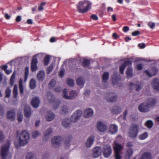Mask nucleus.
<instances>
[{"label": "nucleus", "mask_w": 159, "mask_h": 159, "mask_svg": "<svg viewBox=\"0 0 159 159\" xmlns=\"http://www.w3.org/2000/svg\"><path fill=\"white\" fill-rule=\"evenodd\" d=\"M91 3L87 0L80 1L76 4L77 10L81 13H86L91 9Z\"/></svg>", "instance_id": "f257e3e1"}, {"label": "nucleus", "mask_w": 159, "mask_h": 159, "mask_svg": "<svg viewBox=\"0 0 159 159\" xmlns=\"http://www.w3.org/2000/svg\"><path fill=\"white\" fill-rule=\"evenodd\" d=\"M29 138V135L26 130H23L20 134L19 140V142L17 143L15 142V144L16 148H18L21 146L25 145L28 143Z\"/></svg>", "instance_id": "f03ea898"}, {"label": "nucleus", "mask_w": 159, "mask_h": 159, "mask_svg": "<svg viewBox=\"0 0 159 159\" xmlns=\"http://www.w3.org/2000/svg\"><path fill=\"white\" fill-rule=\"evenodd\" d=\"M10 143L9 141H8L7 144H4L2 146L1 155L2 159H10L11 157V155L8 154V152L10 147Z\"/></svg>", "instance_id": "7ed1b4c3"}, {"label": "nucleus", "mask_w": 159, "mask_h": 159, "mask_svg": "<svg viewBox=\"0 0 159 159\" xmlns=\"http://www.w3.org/2000/svg\"><path fill=\"white\" fill-rule=\"evenodd\" d=\"M113 148L115 154V159H121L120 152L123 148V146L121 144L115 142Z\"/></svg>", "instance_id": "20e7f679"}, {"label": "nucleus", "mask_w": 159, "mask_h": 159, "mask_svg": "<svg viewBox=\"0 0 159 159\" xmlns=\"http://www.w3.org/2000/svg\"><path fill=\"white\" fill-rule=\"evenodd\" d=\"M138 128L137 125L132 124L130 127L128 134L129 137L132 138H135L138 134Z\"/></svg>", "instance_id": "39448f33"}, {"label": "nucleus", "mask_w": 159, "mask_h": 159, "mask_svg": "<svg viewBox=\"0 0 159 159\" xmlns=\"http://www.w3.org/2000/svg\"><path fill=\"white\" fill-rule=\"evenodd\" d=\"M67 89H64L63 90V98L66 99H71L75 98L77 95V93L75 91L71 90L69 92V96L67 95Z\"/></svg>", "instance_id": "423d86ee"}, {"label": "nucleus", "mask_w": 159, "mask_h": 159, "mask_svg": "<svg viewBox=\"0 0 159 159\" xmlns=\"http://www.w3.org/2000/svg\"><path fill=\"white\" fill-rule=\"evenodd\" d=\"M102 152L104 157L108 158L110 157L112 153L111 146L109 144L104 145L103 148Z\"/></svg>", "instance_id": "0eeeda50"}, {"label": "nucleus", "mask_w": 159, "mask_h": 159, "mask_svg": "<svg viewBox=\"0 0 159 159\" xmlns=\"http://www.w3.org/2000/svg\"><path fill=\"white\" fill-rule=\"evenodd\" d=\"M82 114V111L81 110H76L71 116V121L72 122H75L80 118Z\"/></svg>", "instance_id": "6e6552de"}, {"label": "nucleus", "mask_w": 159, "mask_h": 159, "mask_svg": "<svg viewBox=\"0 0 159 159\" xmlns=\"http://www.w3.org/2000/svg\"><path fill=\"white\" fill-rule=\"evenodd\" d=\"M62 137L60 136H54L52 139V143L54 147H58L62 141Z\"/></svg>", "instance_id": "1a4fd4ad"}, {"label": "nucleus", "mask_w": 159, "mask_h": 159, "mask_svg": "<svg viewBox=\"0 0 159 159\" xmlns=\"http://www.w3.org/2000/svg\"><path fill=\"white\" fill-rule=\"evenodd\" d=\"M105 98L107 100V102H115L117 100V97L115 93H110L107 94V96L105 97Z\"/></svg>", "instance_id": "9d476101"}, {"label": "nucleus", "mask_w": 159, "mask_h": 159, "mask_svg": "<svg viewBox=\"0 0 159 159\" xmlns=\"http://www.w3.org/2000/svg\"><path fill=\"white\" fill-rule=\"evenodd\" d=\"M149 105L146 103L141 104L139 107V111L142 112H147L149 110Z\"/></svg>", "instance_id": "9b49d317"}, {"label": "nucleus", "mask_w": 159, "mask_h": 159, "mask_svg": "<svg viewBox=\"0 0 159 159\" xmlns=\"http://www.w3.org/2000/svg\"><path fill=\"white\" fill-rule=\"evenodd\" d=\"M129 89H130L133 86L135 88L136 91H139L143 87V85L141 83H139V82H136L135 84L133 83H130L129 84Z\"/></svg>", "instance_id": "f8f14e48"}, {"label": "nucleus", "mask_w": 159, "mask_h": 159, "mask_svg": "<svg viewBox=\"0 0 159 159\" xmlns=\"http://www.w3.org/2000/svg\"><path fill=\"white\" fill-rule=\"evenodd\" d=\"M158 71V69L156 67H153L151 71V73L147 70H145L144 72L149 77H151L155 75Z\"/></svg>", "instance_id": "ddd939ff"}, {"label": "nucleus", "mask_w": 159, "mask_h": 159, "mask_svg": "<svg viewBox=\"0 0 159 159\" xmlns=\"http://www.w3.org/2000/svg\"><path fill=\"white\" fill-rule=\"evenodd\" d=\"M38 61L36 57L32 58L31 63V70L32 72H34L37 70V64Z\"/></svg>", "instance_id": "4468645a"}, {"label": "nucleus", "mask_w": 159, "mask_h": 159, "mask_svg": "<svg viewBox=\"0 0 159 159\" xmlns=\"http://www.w3.org/2000/svg\"><path fill=\"white\" fill-rule=\"evenodd\" d=\"M15 112L14 109L10 110L7 112V117L8 119L13 121L15 119Z\"/></svg>", "instance_id": "2eb2a0df"}, {"label": "nucleus", "mask_w": 159, "mask_h": 159, "mask_svg": "<svg viewBox=\"0 0 159 159\" xmlns=\"http://www.w3.org/2000/svg\"><path fill=\"white\" fill-rule=\"evenodd\" d=\"M101 155L100 148L99 147H95L93 150V156L94 158L98 157Z\"/></svg>", "instance_id": "dca6fc26"}, {"label": "nucleus", "mask_w": 159, "mask_h": 159, "mask_svg": "<svg viewBox=\"0 0 159 159\" xmlns=\"http://www.w3.org/2000/svg\"><path fill=\"white\" fill-rule=\"evenodd\" d=\"M97 128L99 131L104 132L106 130L107 127L102 122L99 121L97 124Z\"/></svg>", "instance_id": "f3484780"}, {"label": "nucleus", "mask_w": 159, "mask_h": 159, "mask_svg": "<svg viewBox=\"0 0 159 159\" xmlns=\"http://www.w3.org/2000/svg\"><path fill=\"white\" fill-rule=\"evenodd\" d=\"M151 84L154 89L156 90H159V79L158 78H154Z\"/></svg>", "instance_id": "a211bd4d"}, {"label": "nucleus", "mask_w": 159, "mask_h": 159, "mask_svg": "<svg viewBox=\"0 0 159 159\" xmlns=\"http://www.w3.org/2000/svg\"><path fill=\"white\" fill-rule=\"evenodd\" d=\"M93 110L90 108L86 110L84 112V116L85 118H90L93 115Z\"/></svg>", "instance_id": "6ab92c4d"}, {"label": "nucleus", "mask_w": 159, "mask_h": 159, "mask_svg": "<svg viewBox=\"0 0 159 159\" xmlns=\"http://www.w3.org/2000/svg\"><path fill=\"white\" fill-rule=\"evenodd\" d=\"M94 140V137L93 136H91L89 137L85 143L86 147H90L93 144Z\"/></svg>", "instance_id": "aec40b11"}, {"label": "nucleus", "mask_w": 159, "mask_h": 159, "mask_svg": "<svg viewBox=\"0 0 159 159\" xmlns=\"http://www.w3.org/2000/svg\"><path fill=\"white\" fill-rule=\"evenodd\" d=\"M54 114L52 111H48L47 112L46 118L47 121H51L54 119Z\"/></svg>", "instance_id": "412c9836"}, {"label": "nucleus", "mask_w": 159, "mask_h": 159, "mask_svg": "<svg viewBox=\"0 0 159 159\" xmlns=\"http://www.w3.org/2000/svg\"><path fill=\"white\" fill-rule=\"evenodd\" d=\"M24 116L26 117H30L31 115V109L28 106H26L24 108Z\"/></svg>", "instance_id": "4be33fe9"}, {"label": "nucleus", "mask_w": 159, "mask_h": 159, "mask_svg": "<svg viewBox=\"0 0 159 159\" xmlns=\"http://www.w3.org/2000/svg\"><path fill=\"white\" fill-rule=\"evenodd\" d=\"M39 101L37 97H35L32 100L31 104L34 108H37L38 107L39 103Z\"/></svg>", "instance_id": "5701e85b"}, {"label": "nucleus", "mask_w": 159, "mask_h": 159, "mask_svg": "<svg viewBox=\"0 0 159 159\" xmlns=\"http://www.w3.org/2000/svg\"><path fill=\"white\" fill-rule=\"evenodd\" d=\"M37 77L39 81H43L45 77V73L42 70H40L37 74Z\"/></svg>", "instance_id": "b1692460"}, {"label": "nucleus", "mask_w": 159, "mask_h": 159, "mask_svg": "<svg viewBox=\"0 0 159 159\" xmlns=\"http://www.w3.org/2000/svg\"><path fill=\"white\" fill-rule=\"evenodd\" d=\"M117 74L115 73L113 74V75L112 77V82L113 84L115 85L117 84L120 78H119Z\"/></svg>", "instance_id": "393cba45"}, {"label": "nucleus", "mask_w": 159, "mask_h": 159, "mask_svg": "<svg viewBox=\"0 0 159 159\" xmlns=\"http://www.w3.org/2000/svg\"><path fill=\"white\" fill-rule=\"evenodd\" d=\"M121 108L118 106H115L111 110V111L113 114H119L121 111Z\"/></svg>", "instance_id": "a878e982"}, {"label": "nucleus", "mask_w": 159, "mask_h": 159, "mask_svg": "<svg viewBox=\"0 0 159 159\" xmlns=\"http://www.w3.org/2000/svg\"><path fill=\"white\" fill-rule=\"evenodd\" d=\"M109 76V73L108 72H106L104 73L102 76V81L103 82L106 84H108L107 83Z\"/></svg>", "instance_id": "bb28decb"}, {"label": "nucleus", "mask_w": 159, "mask_h": 159, "mask_svg": "<svg viewBox=\"0 0 159 159\" xmlns=\"http://www.w3.org/2000/svg\"><path fill=\"white\" fill-rule=\"evenodd\" d=\"M48 99L50 102H53L55 101V98L53 97V95L52 93L50 92H48L47 94Z\"/></svg>", "instance_id": "cd10ccee"}, {"label": "nucleus", "mask_w": 159, "mask_h": 159, "mask_svg": "<svg viewBox=\"0 0 159 159\" xmlns=\"http://www.w3.org/2000/svg\"><path fill=\"white\" fill-rule=\"evenodd\" d=\"M126 74L128 78H130L133 76V69L132 68L128 67L127 68Z\"/></svg>", "instance_id": "c85d7f7f"}, {"label": "nucleus", "mask_w": 159, "mask_h": 159, "mask_svg": "<svg viewBox=\"0 0 159 159\" xmlns=\"http://www.w3.org/2000/svg\"><path fill=\"white\" fill-rule=\"evenodd\" d=\"M118 130L117 126L115 125H111L110 126V131L112 134H116Z\"/></svg>", "instance_id": "c756f323"}, {"label": "nucleus", "mask_w": 159, "mask_h": 159, "mask_svg": "<svg viewBox=\"0 0 159 159\" xmlns=\"http://www.w3.org/2000/svg\"><path fill=\"white\" fill-rule=\"evenodd\" d=\"M76 82L78 85L82 86L83 87L84 84L83 78L81 77H80L78 78L76 80Z\"/></svg>", "instance_id": "7c9ffc66"}, {"label": "nucleus", "mask_w": 159, "mask_h": 159, "mask_svg": "<svg viewBox=\"0 0 159 159\" xmlns=\"http://www.w3.org/2000/svg\"><path fill=\"white\" fill-rule=\"evenodd\" d=\"M52 130L51 128H49L47 129L44 133V140H47L49 138L48 136L51 133Z\"/></svg>", "instance_id": "2f4dec72"}, {"label": "nucleus", "mask_w": 159, "mask_h": 159, "mask_svg": "<svg viewBox=\"0 0 159 159\" xmlns=\"http://www.w3.org/2000/svg\"><path fill=\"white\" fill-rule=\"evenodd\" d=\"M62 125L65 128H67L70 127V123L68 119L63 120L62 122Z\"/></svg>", "instance_id": "473e14b6"}, {"label": "nucleus", "mask_w": 159, "mask_h": 159, "mask_svg": "<svg viewBox=\"0 0 159 159\" xmlns=\"http://www.w3.org/2000/svg\"><path fill=\"white\" fill-rule=\"evenodd\" d=\"M30 87L31 89H34L36 87V83L35 80L34 79H32L30 82Z\"/></svg>", "instance_id": "72a5a7b5"}, {"label": "nucleus", "mask_w": 159, "mask_h": 159, "mask_svg": "<svg viewBox=\"0 0 159 159\" xmlns=\"http://www.w3.org/2000/svg\"><path fill=\"white\" fill-rule=\"evenodd\" d=\"M141 159H151V155L149 152H145L143 155Z\"/></svg>", "instance_id": "f704fd0d"}, {"label": "nucleus", "mask_w": 159, "mask_h": 159, "mask_svg": "<svg viewBox=\"0 0 159 159\" xmlns=\"http://www.w3.org/2000/svg\"><path fill=\"white\" fill-rule=\"evenodd\" d=\"M16 73L15 71L12 75L10 79V84L11 86L13 85L15 79Z\"/></svg>", "instance_id": "c9c22d12"}, {"label": "nucleus", "mask_w": 159, "mask_h": 159, "mask_svg": "<svg viewBox=\"0 0 159 159\" xmlns=\"http://www.w3.org/2000/svg\"><path fill=\"white\" fill-rule=\"evenodd\" d=\"M19 89L20 94H23L24 92V88L23 82L21 79L19 81Z\"/></svg>", "instance_id": "e433bc0d"}, {"label": "nucleus", "mask_w": 159, "mask_h": 159, "mask_svg": "<svg viewBox=\"0 0 159 159\" xmlns=\"http://www.w3.org/2000/svg\"><path fill=\"white\" fill-rule=\"evenodd\" d=\"M13 97L16 98L18 94V89L16 85H15L14 86L13 91Z\"/></svg>", "instance_id": "4c0bfd02"}, {"label": "nucleus", "mask_w": 159, "mask_h": 159, "mask_svg": "<svg viewBox=\"0 0 159 159\" xmlns=\"http://www.w3.org/2000/svg\"><path fill=\"white\" fill-rule=\"evenodd\" d=\"M50 60V57L49 55H47L45 57L43 60V63L45 66H47L49 64Z\"/></svg>", "instance_id": "58836bf2"}, {"label": "nucleus", "mask_w": 159, "mask_h": 159, "mask_svg": "<svg viewBox=\"0 0 159 159\" xmlns=\"http://www.w3.org/2000/svg\"><path fill=\"white\" fill-rule=\"evenodd\" d=\"M90 63V61L87 59H84L82 63L83 66L86 67L88 66Z\"/></svg>", "instance_id": "ea45409f"}, {"label": "nucleus", "mask_w": 159, "mask_h": 159, "mask_svg": "<svg viewBox=\"0 0 159 159\" xmlns=\"http://www.w3.org/2000/svg\"><path fill=\"white\" fill-rule=\"evenodd\" d=\"M156 100L155 99L153 98H150L149 100V104L150 107H152L154 106L156 103Z\"/></svg>", "instance_id": "a19ab883"}, {"label": "nucleus", "mask_w": 159, "mask_h": 159, "mask_svg": "<svg viewBox=\"0 0 159 159\" xmlns=\"http://www.w3.org/2000/svg\"><path fill=\"white\" fill-rule=\"evenodd\" d=\"M66 83L69 86L71 87H73L74 84V80L71 79H67Z\"/></svg>", "instance_id": "79ce46f5"}, {"label": "nucleus", "mask_w": 159, "mask_h": 159, "mask_svg": "<svg viewBox=\"0 0 159 159\" xmlns=\"http://www.w3.org/2000/svg\"><path fill=\"white\" fill-rule=\"evenodd\" d=\"M11 90L9 87H7L5 90V97L9 98L10 97L11 93Z\"/></svg>", "instance_id": "37998d69"}, {"label": "nucleus", "mask_w": 159, "mask_h": 159, "mask_svg": "<svg viewBox=\"0 0 159 159\" xmlns=\"http://www.w3.org/2000/svg\"><path fill=\"white\" fill-rule=\"evenodd\" d=\"M56 84L55 80L54 79H52L50 82L48 84V86L49 89L55 86Z\"/></svg>", "instance_id": "c03bdc74"}, {"label": "nucleus", "mask_w": 159, "mask_h": 159, "mask_svg": "<svg viewBox=\"0 0 159 159\" xmlns=\"http://www.w3.org/2000/svg\"><path fill=\"white\" fill-rule=\"evenodd\" d=\"M148 136V134L147 132H145L140 135L139 136V138L140 140H143L147 138Z\"/></svg>", "instance_id": "a18cd8bd"}, {"label": "nucleus", "mask_w": 159, "mask_h": 159, "mask_svg": "<svg viewBox=\"0 0 159 159\" xmlns=\"http://www.w3.org/2000/svg\"><path fill=\"white\" fill-rule=\"evenodd\" d=\"M72 136L71 135H69L66 137V139H65V144L66 145L69 144L70 141L72 139Z\"/></svg>", "instance_id": "49530a36"}, {"label": "nucleus", "mask_w": 159, "mask_h": 159, "mask_svg": "<svg viewBox=\"0 0 159 159\" xmlns=\"http://www.w3.org/2000/svg\"><path fill=\"white\" fill-rule=\"evenodd\" d=\"M133 153V150L131 149H128L126 152V155L130 158L132 155Z\"/></svg>", "instance_id": "de8ad7c7"}, {"label": "nucleus", "mask_w": 159, "mask_h": 159, "mask_svg": "<svg viewBox=\"0 0 159 159\" xmlns=\"http://www.w3.org/2000/svg\"><path fill=\"white\" fill-rule=\"evenodd\" d=\"M53 70V65L52 64H51L47 69V73L48 74H50Z\"/></svg>", "instance_id": "09e8293b"}, {"label": "nucleus", "mask_w": 159, "mask_h": 159, "mask_svg": "<svg viewBox=\"0 0 159 159\" xmlns=\"http://www.w3.org/2000/svg\"><path fill=\"white\" fill-rule=\"evenodd\" d=\"M146 126L148 128H151L153 126V123L152 121L149 120L145 123Z\"/></svg>", "instance_id": "8fccbe9b"}, {"label": "nucleus", "mask_w": 159, "mask_h": 159, "mask_svg": "<svg viewBox=\"0 0 159 159\" xmlns=\"http://www.w3.org/2000/svg\"><path fill=\"white\" fill-rule=\"evenodd\" d=\"M126 67L125 65L123 64H121L120 66L119 71L121 74H122L124 73V72Z\"/></svg>", "instance_id": "3c124183"}, {"label": "nucleus", "mask_w": 159, "mask_h": 159, "mask_svg": "<svg viewBox=\"0 0 159 159\" xmlns=\"http://www.w3.org/2000/svg\"><path fill=\"white\" fill-rule=\"evenodd\" d=\"M60 103V101L56 100V102H54L53 106V108L55 109H57L59 107Z\"/></svg>", "instance_id": "603ef678"}, {"label": "nucleus", "mask_w": 159, "mask_h": 159, "mask_svg": "<svg viewBox=\"0 0 159 159\" xmlns=\"http://www.w3.org/2000/svg\"><path fill=\"white\" fill-rule=\"evenodd\" d=\"M68 109L66 106H63L62 107L61 113L62 114H65L68 113Z\"/></svg>", "instance_id": "864d4df0"}, {"label": "nucleus", "mask_w": 159, "mask_h": 159, "mask_svg": "<svg viewBox=\"0 0 159 159\" xmlns=\"http://www.w3.org/2000/svg\"><path fill=\"white\" fill-rule=\"evenodd\" d=\"M34 154L32 152H30L27 154L26 156V159H33Z\"/></svg>", "instance_id": "5fc2aeb1"}, {"label": "nucleus", "mask_w": 159, "mask_h": 159, "mask_svg": "<svg viewBox=\"0 0 159 159\" xmlns=\"http://www.w3.org/2000/svg\"><path fill=\"white\" fill-rule=\"evenodd\" d=\"M17 119L19 122L22 121L23 119V114L22 113H20L17 114Z\"/></svg>", "instance_id": "6e6d98bb"}, {"label": "nucleus", "mask_w": 159, "mask_h": 159, "mask_svg": "<svg viewBox=\"0 0 159 159\" xmlns=\"http://www.w3.org/2000/svg\"><path fill=\"white\" fill-rule=\"evenodd\" d=\"M46 4L45 2H43L41 3L40 5L39 6L38 10L39 11H42L43 9V6Z\"/></svg>", "instance_id": "4d7b16f0"}, {"label": "nucleus", "mask_w": 159, "mask_h": 159, "mask_svg": "<svg viewBox=\"0 0 159 159\" xmlns=\"http://www.w3.org/2000/svg\"><path fill=\"white\" fill-rule=\"evenodd\" d=\"M4 139V137L3 135V133L2 131H0V143H2Z\"/></svg>", "instance_id": "13d9d810"}, {"label": "nucleus", "mask_w": 159, "mask_h": 159, "mask_svg": "<svg viewBox=\"0 0 159 159\" xmlns=\"http://www.w3.org/2000/svg\"><path fill=\"white\" fill-rule=\"evenodd\" d=\"M132 63V61H131L130 60H128L125 61L123 63V64H124L125 66L126 67L127 65H131Z\"/></svg>", "instance_id": "bf43d9fd"}, {"label": "nucleus", "mask_w": 159, "mask_h": 159, "mask_svg": "<svg viewBox=\"0 0 159 159\" xmlns=\"http://www.w3.org/2000/svg\"><path fill=\"white\" fill-rule=\"evenodd\" d=\"M29 67H26L25 68V78L26 79L28 76L29 74Z\"/></svg>", "instance_id": "052dcab7"}, {"label": "nucleus", "mask_w": 159, "mask_h": 159, "mask_svg": "<svg viewBox=\"0 0 159 159\" xmlns=\"http://www.w3.org/2000/svg\"><path fill=\"white\" fill-rule=\"evenodd\" d=\"M39 135V132L37 131H34L33 132L32 136L34 138H36Z\"/></svg>", "instance_id": "680f3d73"}, {"label": "nucleus", "mask_w": 159, "mask_h": 159, "mask_svg": "<svg viewBox=\"0 0 159 159\" xmlns=\"http://www.w3.org/2000/svg\"><path fill=\"white\" fill-rule=\"evenodd\" d=\"M148 25L151 29H152L154 28L155 26V24L154 23H151V22H148Z\"/></svg>", "instance_id": "e2e57ef3"}, {"label": "nucleus", "mask_w": 159, "mask_h": 159, "mask_svg": "<svg viewBox=\"0 0 159 159\" xmlns=\"http://www.w3.org/2000/svg\"><path fill=\"white\" fill-rule=\"evenodd\" d=\"M140 32L138 30L135 31L132 33V35L133 36H136L140 34Z\"/></svg>", "instance_id": "0e129e2a"}, {"label": "nucleus", "mask_w": 159, "mask_h": 159, "mask_svg": "<svg viewBox=\"0 0 159 159\" xmlns=\"http://www.w3.org/2000/svg\"><path fill=\"white\" fill-rule=\"evenodd\" d=\"M136 66L137 70H142L143 68V65L141 63L137 64Z\"/></svg>", "instance_id": "69168bd1"}, {"label": "nucleus", "mask_w": 159, "mask_h": 159, "mask_svg": "<svg viewBox=\"0 0 159 159\" xmlns=\"http://www.w3.org/2000/svg\"><path fill=\"white\" fill-rule=\"evenodd\" d=\"M64 71L63 70H61L59 72V75L62 78L64 75Z\"/></svg>", "instance_id": "338daca9"}, {"label": "nucleus", "mask_w": 159, "mask_h": 159, "mask_svg": "<svg viewBox=\"0 0 159 159\" xmlns=\"http://www.w3.org/2000/svg\"><path fill=\"white\" fill-rule=\"evenodd\" d=\"M90 17L94 20H97L98 19V16L95 15L93 14Z\"/></svg>", "instance_id": "774afa93"}]
</instances>
